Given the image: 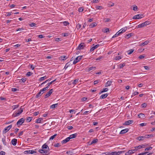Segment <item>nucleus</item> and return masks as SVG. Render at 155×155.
Returning <instances> with one entry per match:
<instances>
[{
    "label": "nucleus",
    "mask_w": 155,
    "mask_h": 155,
    "mask_svg": "<svg viewBox=\"0 0 155 155\" xmlns=\"http://www.w3.org/2000/svg\"><path fill=\"white\" fill-rule=\"evenodd\" d=\"M150 22L149 21H146L145 22L138 25L137 26H136L137 28H140L143 27H145L147 25H149Z\"/></svg>",
    "instance_id": "obj_1"
},
{
    "label": "nucleus",
    "mask_w": 155,
    "mask_h": 155,
    "mask_svg": "<svg viewBox=\"0 0 155 155\" xmlns=\"http://www.w3.org/2000/svg\"><path fill=\"white\" fill-rule=\"evenodd\" d=\"M124 152L123 151H114L109 152L108 155H120L123 153Z\"/></svg>",
    "instance_id": "obj_2"
},
{
    "label": "nucleus",
    "mask_w": 155,
    "mask_h": 155,
    "mask_svg": "<svg viewBox=\"0 0 155 155\" xmlns=\"http://www.w3.org/2000/svg\"><path fill=\"white\" fill-rule=\"evenodd\" d=\"M22 106L21 107L20 110H19L17 113H16L13 114V117H15L19 116L23 112V108H22Z\"/></svg>",
    "instance_id": "obj_3"
},
{
    "label": "nucleus",
    "mask_w": 155,
    "mask_h": 155,
    "mask_svg": "<svg viewBox=\"0 0 155 155\" xmlns=\"http://www.w3.org/2000/svg\"><path fill=\"white\" fill-rule=\"evenodd\" d=\"M143 17V15L142 14H140L134 16L133 17V19H140L142 18Z\"/></svg>",
    "instance_id": "obj_4"
},
{
    "label": "nucleus",
    "mask_w": 155,
    "mask_h": 155,
    "mask_svg": "<svg viewBox=\"0 0 155 155\" xmlns=\"http://www.w3.org/2000/svg\"><path fill=\"white\" fill-rule=\"evenodd\" d=\"M12 127V125H10L5 128L4 130L2 131L3 134H4L6 133Z\"/></svg>",
    "instance_id": "obj_5"
},
{
    "label": "nucleus",
    "mask_w": 155,
    "mask_h": 155,
    "mask_svg": "<svg viewBox=\"0 0 155 155\" xmlns=\"http://www.w3.org/2000/svg\"><path fill=\"white\" fill-rule=\"evenodd\" d=\"M82 56H78L74 60L73 62V64H75L79 62L82 58Z\"/></svg>",
    "instance_id": "obj_6"
},
{
    "label": "nucleus",
    "mask_w": 155,
    "mask_h": 155,
    "mask_svg": "<svg viewBox=\"0 0 155 155\" xmlns=\"http://www.w3.org/2000/svg\"><path fill=\"white\" fill-rule=\"evenodd\" d=\"M136 151V150H135V149H132L128 150L127 152L125 153V155H129L134 153Z\"/></svg>",
    "instance_id": "obj_7"
},
{
    "label": "nucleus",
    "mask_w": 155,
    "mask_h": 155,
    "mask_svg": "<svg viewBox=\"0 0 155 155\" xmlns=\"http://www.w3.org/2000/svg\"><path fill=\"white\" fill-rule=\"evenodd\" d=\"M53 92L52 89H51L47 94L45 95V98H46L49 97Z\"/></svg>",
    "instance_id": "obj_8"
},
{
    "label": "nucleus",
    "mask_w": 155,
    "mask_h": 155,
    "mask_svg": "<svg viewBox=\"0 0 155 155\" xmlns=\"http://www.w3.org/2000/svg\"><path fill=\"white\" fill-rule=\"evenodd\" d=\"M25 119L23 118H21L19 120L17 123V125H21L24 122Z\"/></svg>",
    "instance_id": "obj_9"
},
{
    "label": "nucleus",
    "mask_w": 155,
    "mask_h": 155,
    "mask_svg": "<svg viewBox=\"0 0 155 155\" xmlns=\"http://www.w3.org/2000/svg\"><path fill=\"white\" fill-rule=\"evenodd\" d=\"M84 44V43H81L78 47L77 48V49L78 50H81L83 49L85 47Z\"/></svg>",
    "instance_id": "obj_10"
},
{
    "label": "nucleus",
    "mask_w": 155,
    "mask_h": 155,
    "mask_svg": "<svg viewBox=\"0 0 155 155\" xmlns=\"http://www.w3.org/2000/svg\"><path fill=\"white\" fill-rule=\"evenodd\" d=\"M39 152L41 153L45 154H47L48 153V150H45L44 149L40 150H39Z\"/></svg>",
    "instance_id": "obj_11"
},
{
    "label": "nucleus",
    "mask_w": 155,
    "mask_h": 155,
    "mask_svg": "<svg viewBox=\"0 0 155 155\" xmlns=\"http://www.w3.org/2000/svg\"><path fill=\"white\" fill-rule=\"evenodd\" d=\"M133 122V120H128L126 121L123 124L124 125H128L132 124Z\"/></svg>",
    "instance_id": "obj_12"
},
{
    "label": "nucleus",
    "mask_w": 155,
    "mask_h": 155,
    "mask_svg": "<svg viewBox=\"0 0 155 155\" xmlns=\"http://www.w3.org/2000/svg\"><path fill=\"white\" fill-rule=\"evenodd\" d=\"M96 69V67L92 66L90 67L87 68H86V71L88 72H89L91 70H94Z\"/></svg>",
    "instance_id": "obj_13"
},
{
    "label": "nucleus",
    "mask_w": 155,
    "mask_h": 155,
    "mask_svg": "<svg viewBox=\"0 0 155 155\" xmlns=\"http://www.w3.org/2000/svg\"><path fill=\"white\" fill-rule=\"evenodd\" d=\"M99 46H100V45L99 44H97V45H95V46H94V47L91 48L90 50V51L92 52V51H94L95 49L97 48L98 47H99Z\"/></svg>",
    "instance_id": "obj_14"
},
{
    "label": "nucleus",
    "mask_w": 155,
    "mask_h": 155,
    "mask_svg": "<svg viewBox=\"0 0 155 155\" xmlns=\"http://www.w3.org/2000/svg\"><path fill=\"white\" fill-rule=\"evenodd\" d=\"M129 129L128 128H126L122 130L120 133V134H125L128 131Z\"/></svg>",
    "instance_id": "obj_15"
},
{
    "label": "nucleus",
    "mask_w": 155,
    "mask_h": 155,
    "mask_svg": "<svg viewBox=\"0 0 155 155\" xmlns=\"http://www.w3.org/2000/svg\"><path fill=\"white\" fill-rule=\"evenodd\" d=\"M42 149H43L45 150H48V152L49 150V147L46 144H44L42 147Z\"/></svg>",
    "instance_id": "obj_16"
},
{
    "label": "nucleus",
    "mask_w": 155,
    "mask_h": 155,
    "mask_svg": "<svg viewBox=\"0 0 155 155\" xmlns=\"http://www.w3.org/2000/svg\"><path fill=\"white\" fill-rule=\"evenodd\" d=\"M17 141V139L14 138L12 140L11 143L13 145L15 146L16 145Z\"/></svg>",
    "instance_id": "obj_17"
},
{
    "label": "nucleus",
    "mask_w": 155,
    "mask_h": 155,
    "mask_svg": "<svg viewBox=\"0 0 155 155\" xmlns=\"http://www.w3.org/2000/svg\"><path fill=\"white\" fill-rule=\"evenodd\" d=\"M127 29V27H125L122 28L119 31L120 33V34L123 33L125 32Z\"/></svg>",
    "instance_id": "obj_18"
},
{
    "label": "nucleus",
    "mask_w": 155,
    "mask_h": 155,
    "mask_svg": "<svg viewBox=\"0 0 155 155\" xmlns=\"http://www.w3.org/2000/svg\"><path fill=\"white\" fill-rule=\"evenodd\" d=\"M77 135V133H75L72 134H71L69 136V137H68L69 138H70V140L73 138H74L76 137Z\"/></svg>",
    "instance_id": "obj_19"
},
{
    "label": "nucleus",
    "mask_w": 155,
    "mask_h": 155,
    "mask_svg": "<svg viewBox=\"0 0 155 155\" xmlns=\"http://www.w3.org/2000/svg\"><path fill=\"white\" fill-rule=\"evenodd\" d=\"M146 137H145V136L139 137H137V139L139 141L143 140L144 139H146Z\"/></svg>",
    "instance_id": "obj_20"
},
{
    "label": "nucleus",
    "mask_w": 155,
    "mask_h": 155,
    "mask_svg": "<svg viewBox=\"0 0 155 155\" xmlns=\"http://www.w3.org/2000/svg\"><path fill=\"white\" fill-rule=\"evenodd\" d=\"M70 140V138H68V137H67L64 140H63L61 143H62L64 144L68 142Z\"/></svg>",
    "instance_id": "obj_21"
},
{
    "label": "nucleus",
    "mask_w": 155,
    "mask_h": 155,
    "mask_svg": "<svg viewBox=\"0 0 155 155\" xmlns=\"http://www.w3.org/2000/svg\"><path fill=\"white\" fill-rule=\"evenodd\" d=\"M42 91H41V90L39 92H38L36 95L35 96V98H38L39 97L41 96V95L42 94Z\"/></svg>",
    "instance_id": "obj_22"
},
{
    "label": "nucleus",
    "mask_w": 155,
    "mask_h": 155,
    "mask_svg": "<svg viewBox=\"0 0 155 155\" xmlns=\"http://www.w3.org/2000/svg\"><path fill=\"white\" fill-rule=\"evenodd\" d=\"M43 120L42 118H40L37 119L35 121V123H40Z\"/></svg>",
    "instance_id": "obj_23"
},
{
    "label": "nucleus",
    "mask_w": 155,
    "mask_h": 155,
    "mask_svg": "<svg viewBox=\"0 0 155 155\" xmlns=\"http://www.w3.org/2000/svg\"><path fill=\"white\" fill-rule=\"evenodd\" d=\"M97 24L96 22H94L89 25V27L90 28H92L96 26Z\"/></svg>",
    "instance_id": "obj_24"
},
{
    "label": "nucleus",
    "mask_w": 155,
    "mask_h": 155,
    "mask_svg": "<svg viewBox=\"0 0 155 155\" xmlns=\"http://www.w3.org/2000/svg\"><path fill=\"white\" fill-rule=\"evenodd\" d=\"M112 83V82L111 81H108L105 84V87H107L110 86Z\"/></svg>",
    "instance_id": "obj_25"
},
{
    "label": "nucleus",
    "mask_w": 155,
    "mask_h": 155,
    "mask_svg": "<svg viewBox=\"0 0 155 155\" xmlns=\"http://www.w3.org/2000/svg\"><path fill=\"white\" fill-rule=\"evenodd\" d=\"M108 95V94L107 93H106L105 94H102L101 97H100V98L101 99H104L106 98Z\"/></svg>",
    "instance_id": "obj_26"
},
{
    "label": "nucleus",
    "mask_w": 155,
    "mask_h": 155,
    "mask_svg": "<svg viewBox=\"0 0 155 155\" xmlns=\"http://www.w3.org/2000/svg\"><path fill=\"white\" fill-rule=\"evenodd\" d=\"M149 41H148V40L144 42L141 43L140 45L142 46H144L145 45L148 44L149 43Z\"/></svg>",
    "instance_id": "obj_27"
},
{
    "label": "nucleus",
    "mask_w": 155,
    "mask_h": 155,
    "mask_svg": "<svg viewBox=\"0 0 155 155\" xmlns=\"http://www.w3.org/2000/svg\"><path fill=\"white\" fill-rule=\"evenodd\" d=\"M48 78V77L47 76H45L43 77L40 78L39 79V81H41L43 80L47 79Z\"/></svg>",
    "instance_id": "obj_28"
},
{
    "label": "nucleus",
    "mask_w": 155,
    "mask_h": 155,
    "mask_svg": "<svg viewBox=\"0 0 155 155\" xmlns=\"http://www.w3.org/2000/svg\"><path fill=\"white\" fill-rule=\"evenodd\" d=\"M123 57V56H117L115 57L114 59L115 60H119L121 59Z\"/></svg>",
    "instance_id": "obj_29"
},
{
    "label": "nucleus",
    "mask_w": 155,
    "mask_h": 155,
    "mask_svg": "<svg viewBox=\"0 0 155 155\" xmlns=\"http://www.w3.org/2000/svg\"><path fill=\"white\" fill-rule=\"evenodd\" d=\"M142 148V146L140 145L134 147V149L135 150H136V151H137L138 150L141 149Z\"/></svg>",
    "instance_id": "obj_30"
},
{
    "label": "nucleus",
    "mask_w": 155,
    "mask_h": 155,
    "mask_svg": "<svg viewBox=\"0 0 155 155\" xmlns=\"http://www.w3.org/2000/svg\"><path fill=\"white\" fill-rule=\"evenodd\" d=\"M133 35V34L132 33H129L128 34H127L126 35L125 38H129L131 36H132Z\"/></svg>",
    "instance_id": "obj_31"
},
{
    "label": "nucleus",
    "mask_w": 155,
    "mask_h": 155,
    "mask_svg": "<svg viewBox=\"0 0 155 155\" xmlns=\"http://www.w3.org/2000/svg\"><path fill=\"white\" fill-rule=\"evenodd\" d=\"M98 141V139H95L93 140L91 142L90 145H91L93 143H96Z\"/></svg>",
    "instance_id": "obj_32"
},
{
    "label": "nucleus",
    "mask_w": 155,
    "mask_h": 155,
    "mask_svg": "<svg viewBox=\"0 0 155 155\" xmlns=\"http://www.w3.org/2000/svg\"><path fill=\"white\" fill-rule=\"evenodd\" d=\"M29 25L31 27H37V24L34 23H31L29 24Z\"/></svg>",
    "instance_id": "obj_33"
},
{
    "label": "nucleus",
    "mask_w": 155,
    "mask_h": 155,
    "mask_svg": "<svg viewBox=\"0 0 155 155\" xmlns=\"http://www.w3.org/2000/svg\"><path fill=\"white\" fill-rule=\"evenodd\" d=\"M138 116H139V118H143L145 116V115L143 113L140 114Z\"/></svg>",
    "instance_id": "obj_34"
},
{
    "label": "nucleus",
    "mask_w": 155,
    "mask_h": 155,
    "mask_svg": "<svg viewBox=\"0 0 155 155\" xmlns=\"http://www.w3.org/2000/svg\"><path fill=\"white\" fill-rule=\"evenodd\" d=\"M49 87L47 86L46 87L42 89H41V91H42V94H43L44 93V91H46Z\"/></svg>",
    "instance_id": "obj_35"
},
{
    "label": "nucleus",
    "mask_w": 155,
    "mask_h": 155,
    "mask_svg": "<svg viewBox=\"0 0 155 155\" xmlns=\"http://www.w3.org/2000/svg\"><path fill=\"white\" fill-rule=\"evenodd\" d=\"M58 104H52L50 108L52 109L58 106Z\"/></svg>",
    "instance_id": "obj_36"
},
{
    "label": "nucleus",
    "mask_w": 155,
    "mask_h": 155,
    "mask_svg": "<svg viewBox=\"0 0 155 155\" xmlns=\"http://www.w3.org/2000/svg\"><path fill=\"white\" fill-rule=\"evenodd\" d=\"M134 49H130L127 51V54H131L134 51Z\"/></svg>",
    "instance_id": "obj_37"
},
{
    "label": "nucleus",
    "mask_w": 155,
    "mask_h": 155,
    "mask_svg": "<svg viewBox=\"0 0 155 155\" xmlns=\"http://www.w3.org/2000/svg\"><path fill=\"white\" fill-rule=\"evenodd\" d=\"M120 34H121L118 31V32H117L115 35L113 36L112 37V38H114L116 37L117 36H118V35H119Z\"/></svg>",
    "instance_id": "obj_38"
},
{
    "label": "nucleus",
    "mask_w": 155,
    "mask_h": 155,
    "mask_svg": "<svg viewBox=\"0 0 155 155\" xmlns=\"http://www.w3.org/2000/svg\"><path fill=\"white\" fill-rule=\"evenodd\" d=\"M108 89L107 88H104L102 89V90L101 91L100 94L104 92H107L108 91Z\"/></svg>",
    "instance_id": "obj_39"
},
{
    "label": "nucleus",
    "mask_w": 155,
    "mask_h": 155,
    "mask_svg": "<svg viewBox=\"0 0 155 155\" xmlns=\"http://www.w3.org/2000/svg\"><path fill=\"white\" fill-rule=\"evenodd\" d=\"M125 65V64L124 63L123 64H120L118 65V66L120 69H121Z\"/></svg>",
    "instance_id": "obj_40"
},
{
    "label": "nucleus",
    "mask_w": 155,
    "mask_h": 155,
    "mask_svg": "<svg viewBox=\"0 0 155 155\" xmlns=\"http://www.w3.org/2000/svg\"><path fill=\"white\" fill-rule=\"evenodd\" d=\"M70 64L69 62L67 63L65 65L64 69H66L69 66Z\"/></svg>",
    "instance_id": "obj_41"
},
{
    "label": "nucleus",
    "mask_w": 155,
    "mask_h": 155,
    "mask_svg": "<svg viewBox=\"0 0 155 155\" xmlns=\"http://www.w3.org/2000/svg\"><path fill=\"white\" fill-rule=\"evenodd\" d=\"M18 107V105H15L12 106V107L13 110H15V109L17 108Z\"/></svg>",
    "instance_id": "obj_42"
},
{
    "label": "nucleus",
    "mask_w": 155,
    "mask_h": 155,
    "mask_svg": "<svg viewBox=\"0 0 155 155\" xmlns=\"http://www.w3.org/2000/svg\"><path fill=\"white\" fill-rule=\"evenodd\" d=\"M96 8L98 9L101 10L103 9V7L101 6H97L96 7Z\"/></svg>",
    "instance_id": "obj_43"
},
{
    "label": "nucleus",
    "mask_w": 155,
    "mask_h": 155,
    "mask_svg": "<svg viewBox=\"0 0 155 155\" xmlns=\"http://www.w3.org/2000/svg\"><path fill=\"white\" fill-rule=\"evenodd\" d=\"M139 94V93L138 91H135L132 94V96H133L137 95L138 94Z\"/></svg>",
    "instance_id": "obj_44"
},
{
    "label": "nucleus",
    "mask_w": 155,
    "mask_h": 155,
    "mask_svg": "<svg viewBox=\"0 0 155 155\" xmlns=\"http://www.w3.org/2000/svg\"><path fill=\"white\" fill-rule=\"evenodd\" d=\"M62 24L65 26H67L69 24V23L67 21H64L62 22Z\"/></svg>",
    "instance_id": "obj_45"
},
{
    "label": "nucleus",
    "mask_w": 155,
    "mask_h": 155,
    "mask_svg": "<svg viewBox=\"0 0 155 155\" xmlns=\"http://www.w3.org/2000/svg\"><path fill=\"white\" fill-rule=\"evenodd\" d=\"M57 134H54L52 136H51V137L49 139L50 140H53L56 136Z\"/></svg>",
    "instance_id": "obj_46"
},
{
    "label": "nucleus",
    "mask_w": 155,
    "mask_h": 155,
    "mask_svg": "<svg viewBox=\"0 0 155 155\" xmlns=\"http://www.w3.org/2000/svg\"><path fill=\"white\" fill-rule=\"evenodd\" d=\"M153 135L152 134L147 135L145 136L146 138H148L150 137H153Z\"/></svg>",
    "instance_id": "obj_47"
},
{
    "label": "nucleus",
    "mask_w": 155,
    "mask_h": 155,
    "mask_svg": "<svg viewBox=\"0 0 155 155\" xmlns=\"http://www.w3.org/2000/svg\"><path fill=\"white\" fill-rule=\"evenodd\" d=\"M147 105V104L146 103H144L141 105V106L142 107L145 108L146 107Z\"/></svg>",
    "instance_id": "obj_48"
},
{
    "label": "nucleus",
    "mask_w": 155,
    "mask_h": 155,
    "mask_svg": "<svg viewBox=\"0 0 155 155\" xmlns=\"http://www.w3.org/2000/svg\"><path fill=\"white\" fill-rule=\"evenodd\" d=\"M56 80V79H55L54 80H53L52 81H51V82H50V83H48V86L49 87L50 86V85L52 84L53 83H54V81H55Z\"/></svg>",
    "instance_id": "obj_49"
},
{
    "label": "nucleus",
    "mask_w": 155,
    "mask_h": 155,
    "mask_svg": "<svg viewBox=\"0 0 155 155\" xmlns=\"http://www.w3.org/2000/svg\"><path fill=\"white\" fill-rule=\"evenodd\" d=\"M61 59L63 60H66L67 58L66 56L65 55L61 56Z\"/></svg>",
    "instance_id": "obj_50"
},
{
    "label": "nucleus",
    "mask_w": 155,
    "mask_h": 155,
    "mask_svg": "<svg viewBox=\"0 0 155 155\" xmlns=\"http://www.w3.org/2000/svg\"><path fill=\"white\" fill-rule=\"evenodd\" d=\"M32 117H28L27 119V121L28 122L31 121L32 120Z\"/></svg>",
    "instance_id": "obj_51"
},
{
    "label": "nucleus",
    "mask_w": 155,
    "mask_h": 155,
    "mask_svg": "<svg viewBox=\"0 0 155 155\" xmlns=\"http://www.w3.org/2000/svg\"><path fill=\"white\" fill-rule=\"evenodd\" d=\"M33 73H31V72L29 71L26 74V75L28 76H30Z\"/></svg>",
    "instance_id": "obj_52"
},
{
    "label": "nucleus",
    "mask_w": 155,
    "mask_h": 155,
    "mask_svg": "<svg viewBox=\"0 0 155 155\" xmlns=\"http://www.w3.org/2000/svg\"><path fill=\"white\" fill-rule=\"evenodd\" d=\"M78 80L79 79H78L74 80L73 82H72V83L73 84H75L78 81Z\"/></svg>",
    "instance_id": "obj_53"
},
{
    "label": "nucleus",
    "mask_w": 155,
    "mask_h": 155,
    "mask_svg": "<svg viewBox=\"0 0 155 155\" xmlns=\"http://www.w3.org/2000/svg\"><path fill=\"white\" fill-rule=\"evenodd\" d=\"M152 147H150L146 148L145 150V151H148L151 150L152 149Z\"/></svg>",
    "instance_id": "obj_54"
},
{
    "label": "nucleus",
    "mask_w": 155,
    "mask_h": 155,
    "mask_svg": "<svg viewBox=\"0 0 155 155\" xmlns=\"http://www.w3.org/2000/svg\"><path fill=\"white\" fill-rule=\"evenodd\" d=\"M84 10L83 8H78V11L79 12H81Z\"/></svg>",
    "instance_id": "obj_55"
},
{
    "label": "nucleus",
    "mask_w": 155,
    "mask_h": 155,
    "mask_svg": "<svg viewBox=\"0 0 155 155\" xmlns=\"http://www.w3.org/2000/svg\"><path fill=\"white\" fill-rule=\"evenodd\" d=\"M24 153L25 154H30V150L25 151Z\"/></svg>",
    "instance_id": "obj_56"
},
{
    "label": "nucleus",
    "mask_w": 155,
    "mask_h": 155,
    "mask_svg": "<svg viewBox=\"0 0 155 155\" xmlns=\"http://www.w3.org/2000/svg\"><path fill=\"white\" fill-rule=\"evenodd\" d=\"M133 9L134 11H137V6L135 5L133 7Z\"/></svg>",
    "instance_id": "obj_57"
},
{
    "label": "nucleus",
    "mask_w": 155,
    "mask_h": 155,
    "mask_svg": "<svg viewBox=\"0 0 155 155\" xmlns=\"http://www.w3.org/2000/svg\"><path fill=\"white\" fill-rule=\"evenodd\" d=\"M12 12H7L6 13L7 15H6V16H9L11 15L12 14Z\"/></svg>",
    "instance_id": "obj_58"
},
{
    "label": "nucleus",
    "mask_w": 155,
    "mask_h": 155,
    "mask_svg": "<svg viewBox=\"0 0 155 155\" xmlns=\"http://www.w3.org/2000/svg\"><path fill=\"white\" fill-rule=\"evenodd\" d=\"M139 125L140 126L142 127L144 126H146L147 125V124L145 123H142L140 124Z\"/></svg>",
    "instance_id": "obj_59"
},
{
    "label": "nucleus",
    "mask_w": 155,
    "mask_h": 155,
    "mask_svg": "<svg viewBox=\"0 0 155 155\" xmlns=\"http://www.w3.org/2000/svg\"><path fill=\"white\" fill-rule=\"evenodd\" d=\"M20 80L22 82L24 83L26 81V79L25 78H23L21 79Z\"/></svg>",
    "instance_id": "obj_60"
},
{
    "label": "nucleus",
    "mask_w": 155,
    "mask_h": 155,
    "mask_svg": "<svg viewBox=\"0 0 155 155\" xmlns=\"http://www.w3.org/2000/svg\"><path fill=\"white\" fill-rule=\"evenodd\" d=\"M24 29L23 28H18V29H17L16 30V31H22V30H24Z\"/></svg>",
    "instance_id": "obj_61"
},
{
    "label": "nucleus",
    "mask_w": 155,
    "mask_h": 155,
    "mask_svg": "<svg viewBox=\"0 0 155 155\" xmlns=\"http://www.w3.org/2000/svg\"><path fill=\"white\" fill-rule=\"evenodd\" d=\"M148 153V152L141 153H139L138 155H144L146 154V153Z\"/></svg>",
    "instance_id": "obj_62"
},
{
    "label": "nucleus",
    "mask_w": 155,
    "mask_h": 155,
    "mask_svg": "<svg viewBox=\"0 0 155 155\" xmlns=\"http://www.w3.org/2000/svg\"><path fill=\"white\" fill-rule=\"evenodd\" d=\"M81 25H80L79 24H78L77 25V28L78 29H79L81 28Z\"/></svg>",
    "instance_id": "obj_63"
},
{
    "label": "nucleus",
    "mask_w": 155,
    "mask_h": 155,
    "mask_svg": "<svg viewBox=\"0 0 155 155\" xmlns=\"http://www.w3.org/2000/svg\"><path fill=\"white\" fill-rule=\"evenodd\" d=\"M5 152L2 151L0 152V155H5Z\"/></svg>",
    "instance_id": "obj_64"
}]
</instances>
